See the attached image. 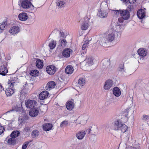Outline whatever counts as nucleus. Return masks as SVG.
Listing matches in <instances>:
<instances>
[{
  "instance_id": "f257e3e1",
  "label": "nucleus",
  "mask_w": 149,
  "mask_h": 149,
  "mask_svg": "<svg viewBox=\"0 0 149 149\" xmlns=\"http://www.w3.org/2000/svg\"><path fill=\"white\" fill-rule=\"evenodd\" d=\"M122 123L120 120H116L113 122H110L106 124L104 127V129L109 132L111 130L118 131L122 125Z\"/></svg>"
},
{
  "instance_id": "f03ea898",
  "label": "nucleus",
  "mask_w": 149,
  "mask_h": 149,
  "mask_svg": "<svg viewBox=\"0 0 149 149\" xmlns=\"http://www.w3.org/2000/svg\"><path fill=\"white\" fill-rule=\"evenodd\" d=\"M14 80L12 79L9 80L8 82V88L5 90L6 95L7 96L11 95L14 92L13 89L14 86L15 84V81L17 79V77H14Z\"/></svg>"
},
{
  "instance_id": "7ed1b4c3",
  "label": "nucleus",
  "mask_w": 149,
  "mask_h": 149,
  "mask_svg": "<svg viewBox=\"0 0 149 149\" xmlns=\"http://www.w3.org/2000/svg\"><path fill=\"white\" fill-rule=\"evenodd\" d=\"M118 35L117 33L112 29H110L106 36V39H107L109 42H111L113 40L115 37L118 36Z\"/></svg>"
},
{
  "instance_id": "20e7f679",
  "label": "nucleus",
  "mask_w": 149,
  "mask_h": 149,
  "mask_svg": "<svg viewBox=\"0 0 149 149\" xmlns=\"http://www.w3.org/2000/svg\"><path fill=\"white\" fill-rule=\"evenodd\" d=\"M30 1L29 0H22L19 5L21 7L25 9H29L30 8L31 10H33L34 6Z\"/></svg>"
},
{
  "instance_id": "39448f33",
  "label": "nucleus",
  "mask_w": 149,
  "mask_h": 149,
  "mask_svg": "<svg viewBox=\"0 0 149 149\" xmlns=\"http://www.w3.org/2000/svg\"><path fill=\"white\" fill-rule=\"evenodd\" d=\"M110 29L113 30L119 35L120 34V33L123 30V26L119 25L118 23L112 24L110 26Z\"/></svg>"
},
{
  "instance_id": "423d86ee",
  "label": "nucleus",
  "mask_w": 149,
  "mask_h": 149,
  "mask_svg": "<svg viewBox=\"0 0 149 149\" xmlns=\"http://www.w3.org/2000/svg\"><path fill=\"white\" fill-rule=\"evenodd\" d=\"M25 103L27 108H32L35 107L37 102L35 100H27L25 101Z\"/></svg>"
},
{
  "instance_id": "0eeeda50",
  "label": "nucleus",
  "mask_w": 149,
  "mask_h": 149,
  "mask_svg": "<svg viewBox=\"0 0 149 149\" xmlns=\"http://www.w3.org/2000/svg\"><path fill=\"white\" fill-rule=\"evenodd\" d=\"M120 12V16L122 17L125 20H127L129 19L130 14L127 10H122Z\"/></svg>"
},
{
  "instance_id": "6e6552de",
  "label": "nucleus",
  "mask_w": 149,
  "mask_h": 149,
  "mask_svg": "<svg viewBox=\"0 0 149 149\" xmlns=\"http://www.w3.org/2000/svg\"><path fill=\"white\" fill-rule=\"evenodd\" d=\"M56 69L54 65L47 66L46 69L47 72L50 75L54 74L56 72Z\"/></svg>"
},
{
  "instance_id": "1a4fd4ad",
  "label": "nucleus",
  "mask_w": 149,
  "mask_h": 149,
  "mask_svg": "<svg viewBox=\"0 0 149 149\" xmlns=\"http://www.w3.org/2000/svg\"><path fill=\"white\" fill-rule=\"evenodd\" d=\"M49 92L46 91L41 92L39 95V98L41 100H43L47 99L49 95Z\"/></svg>"
},
{
  "instance_id": "9d476101",
  "label": "nucleus",
  "mask_w": 149,
  "mask_h": 149,
  "mask_svg": "<svg viewBox=\"0 0 149 149\" xmlns=\"http://www.w3.org/2000/svg\"><path fill=\"white\" fill-rule=\"evenodd\" d=\"M28 119V116L26 115H24L22 116H19L18 118L19 124L23 125L24 123L26 122Z\"/></svg>"
},
{
  "instance_id": "9b49d317",
  "label": "nucleus",
  "mask_w": 149,
  "mask_h": 149,
  "mask_svg": "<svg viewBox=\"0 0 149 149\" xmlns=\"http://www.w3.org/2000/svg\"><path fill=\"white\" fill-rule=\"evenodd\" d=\"M68 1V0H57L56 1L57 6L59 8H63L65 6V3Z\"/></svg>"
},
{
  "instance_id": "f8f14e48",
  "label": "nucleus",
  "mask_w": 149,
  "mask_h": 149,
  "mask_svg": "<svg viewBox=\"0 0 149 149\" xmlns=\"http://www.w3.org/2000/svg\"><path fill=\"white\" fill-rule=\"evenodd\" d=\"M20 31V28L18 26H14L11 27L9 32L11 34L14 35L18 33Z\"/></svg>"
},
{
  "instance_id": "ddd939ff",
  "label": "nucleus",
  "mask_w": 149,
  "mask_h": 149,
  "mask_svg": "<svg viewBox=\"0 0 149 149\" xmlns=\"http://www.w3.org/2000/svg\"><path fill=\"white\" fill-rule=\"evenodd\" d=\"M89 19L86 17L85 19V21L81 24V28L82 30H86L88 29L89 26Z\"/></svg>"
},
{
  "instance_id": "4468645a",
  "label": "nucleus",
  "mask_w": 149,
  "mask_h": 149,
  "mask_svg": "<svg viewBox=\"0 0 149 149\" xmlns=\"http://www.w3.org/2000/svg\"><path fill=\"white\" fill-rule=\"evenodd\" d=\"M107 14L108 13L107 11L101 8L100 10H99L97 15L100 17L102 18H104L107 17Z\"/></svg>"
},
{
  "instance_id": "2eb2a0df",
  "label": "nucleus",
  "mask_w": 149,
  "mask_h": 149,
  "mask_svg": "<svg viewBox=\"0 0 149 149\" xmlns=\"http://www.w3.org/2000/svg\"><path fill=\"white\" fill-rule=\"evenodd\" d=\"M39 113V110L37 108H34L30 110L29 112V115L33 117L36 116Z\"/></svg>"
},
{
  "instance_id": "dca6fc26",
  "label": "nucleus",
  "mask_w": 149,
  "mask_h": 149,
  "mask_svg": "<svg viewBox=\"0 0 149 149\" xmlns=\"http://www.w3.org/2000/svg\"><path fill=\"white\" fill-rule=\"evenodd\" d=\"M97 42L99 43L102 46L105 45L106 43H108L109 42L107 39L106 37H100L97 41Z\"/></svg>"
},
{
  "instance_id": "f3484780",
  "label": "nucleus",
  "mask_w": 149,
  "mask_h": 149,
  "mask_svg": "<svg viewBox=\"0 0 149 149\" xmlns=\"http://www.w3.org/2000/svg\"><path fill=\"white\" fill-rule=\"evenodd\" d=\"M72 50L70 48L65 49L63 51L62 55L65 58H68L70 56V54Z\"/></svg>"
},
{
  "instance_id": "a211bd4d",
  "label": "nucleus",
  "mask_w": 149,
  "mask_h": 149,
  "mask_svg": "<svg viewBox=\"0 0 149 149\" xmlns=\"http://www.w3.org/2000/svg\"><path fill=\"white\" fill-rule=\"evenodd\" d=\"M56 85L55 83L52 81L49 82L47 84L45 87L47 91H49L51 89L54 88Z\"/></svg>"
},
{
  "instance_id": "6ab92c4d",
  "label": "nucleus",
  "mask_w": 149,
  "mask_h": 149,
  "mask_svg": "<svg viewBox=\"0 0 149 149\" xmlns=\"http://www.w3.org/2000/svg\"><path fill=\"white\" fill-rule=\"evenodd\" d=\"M113 83L111 80H107L104 85V88L106 90H109L112 86Z\"/></svg>"
},
{
  "instance_id": "aec40b11",
  "label": "nucleus",
  "mask_w": 149,
  "mask_h": 149,
  "mask_svg": "<svg viewBox=\"0 0 149 149\" xmlns=\"http://www.w3.org/2000/svg\"><path fill=\"white\" fill-rule=\"evenodd\" d=\"M85 131L81 130L79 131L76 134V136L78 139H83L86 134Z\"/></svg>"
},
{
  "instance_id": "412c9836",
  "label": "nucleus",
  "mask_w": 149,
  "mask_h": 149,
  "mask_svg": "<svg viewBox=\"0 0 149 149\" xmlns=\"http://www.w3.org/2000/svg\"><path fill=\"white\" fill-rule=\"evenodd\" d=\"M102 65L104 68H109L110 64V61L108 59H105L102 61Z\"/></svg>"
},
{
  "instance_id": "4be33fe9",
  "label": "nucleus",
  "mask_w": 149,
  "mask_h": 149,
  "mask_svg": "<svg viewBox=\"0 0 149 149\" xmlns=\"http://www.w3.org/2000/svg\"><path fill=\"white\" fill-rule=\"evenodd\" d=\"M137 14L138 17L139 18L142 19L145 17L146 12L144 10L141 9L137 11Z\"/></svg>"
},
{
  "instance_id": "5701e85b",
  "label": "nucleus",
  "mask_w": 149,
  "mask_h": 149,
  "mask_svg": "<svg viewBox=\"0 0 149 149\" xmlns=\"http://www.w3.org/2000/svg\"><path fill=\"white\" fill-rule=\"evenodd\" d=\"M18 17L20 20L25 21L28 19V16L26 13H22L19 14Z\"/></svg>"
},
{
  "instance_id": "b1692460",
  "label": "nucleus",
  "mask_w": 149,
  "mask_h": 149,
  "mask_svg": "<svg viewBox=\"0 0 149 149\" xmlns=\"http://www.w3.org/2000/svg\"><path fill=\"white\" fill-rule=\"evenodd\" d=\"M138 53L140 56L145 57L146 56L147 52L146 49H140L138 50Z\"/></svg>"
},
{
  "instance_id": "393cba45",
  "label": "nucleus",
  "mask_w": 149,
  "mask_h": 149,
  "mask_svg": "<svg viewBox=\"0 0 149 149\" xmlns=\"http://www.w3.org/2000/svg\"><path fill=\"white\" fill-rule=\"evenodd\" d=\"M8 72V70L5 65L0 66V74L5 75Z\"/></svg>"
},
{
  "instance_id": "a878e982",
  "label": "nucleus",
  "mask_w": 149,
  "mask_h": 149,
  "mask_svg": "<svg viewBox=\"0 0 149 149\" xmlns=\"http://www.w3.org/2000/svg\"><path fill=\"white\" fill-rule=\"evenodd\" d=\"M83 63L84 64H85V65L86 67L90 66L92 65L93 63V61L91 58H89L86 59L83 62Z\"/></svg>"
},
{
  "instance_id": "bb28decb",
  "label": "nucleus",
  "mask_w": 149,
  "mask_h": 149,
  "mask_svg": "<svg viewBox=\"0 0 149 149\" xmlns=\"http://www.w3.org/2000/svg\"><path fill=\"white\" fill-rule=\"evenodd\" d=\"M74 69L71 65H68L66 68L65 71L66 73L68 74H71L73 72Z\"/></svg>"
},
{
  "instance_id": "cd10ccee",
  "label": "nucleus",
  "mask_w": 149,
  "mask_h": 149,
  "mask_svg": "<svg viewBox=\"0 0 149 149\" xmlns=\"http://www.w3.org/2000/svg\"><path fill=\"white\" fill-rule=\"evenodd\" d=\"M74 107V104L72 101H68L66 104V107L68 110H72Z\"/></svg>"
},
{
  "instance_id": "c85d7f7f",
  "label": "nucleus",
  "mask_w": 149,
  "mask_h": 149,
  "mask_svg": "<svg viewBox=\"0 0 149 149\" xmlns=\"http://www.w3.org/2000/svg\"><path fill=\"white\" fill-rule=\"evenodd\" d=\"M113 92L114 95L116 97H118L121 94L119 88L117 87H115L113 88Z\"/></svg>"
},
{
  "instance_id": "c756f323",
  "label": "nucleus",
  "mask_w": 149,
  "mask_h": 149,
  "mask_svg": "<svg viewBox=\"0 0 149 149\" xmlns=\"http://www.w3.org/2000/svg\"><path fill=\"white\" fill-rule=\"evenodd\" d=\"M52 127V124L49 123H45L43 126V128L45 131H48L50 130Z\"/></svg>"
},
{
  "instance_id": "7c9ffc66",
  "label": "nucleus",
  "mask_w": 149,
  "mask_h": 149,
  "mask_svg": "<svg viewBox=\"0 0 149 149\" xmlns=\"http://www.w3.org/2000/svg\"><path fill=\"white\" fill-rule=\"evenodd\" d=\"M19 134V132L18 131H14L12 132L10 134L11 139H8V140H12V139L14 138L17 137Z\"/></svg>"
},
{
  "instance_id": "2f4dec72",
  "label": "nucleus",
  "mask_w": 149,
  "mask_h": 149,
  "mask_svg": "<svg viewBox=\"0 0 149 149\" xmlns=\"http://www.w3.org/2000/svg\"><path fill=\"white\" fill-rule=\"evenodd\" d=\"M118 71L123 74L126 73L125 70L124 69V63H122L120 64L118 68Z\"/></svg>"
},
{
  "instance_id": "473e14b6",
  "label": "nucleus",
  "mask_w": 149,
  "mask_h": 149,
  "mask_svg": "<svg viewBox=\"0 0 149 149\" xmlns=\"http://www.w3.org/2000/svg\"><path fill=\"white\" fill-rule=\"evenodd\" d=\"M36 65L39 68H42L43 65L42 61L39 59H38L36 61Z\"/></svg>"
},
{
  "instance_id": "72a5a7b5",
  "label": "nucleus",
  "mask_w": 149,
  "mask_h": 149,
  "mask_svg": "<svg viewBox=\"0 0 149 149\" xmlns=\"http://www.w3.org/2000/svg\"><path fill=\"white\" fill-rule=\"evenodd\" d=\"M61 46L63 47H65L67 44V42L64 38L60 39L58 41Z\"/></svg>"
},
{
  "instance_id": "f704fd0d",
  "label": "nucleus",
  "mask_w": 149,
  "mask_h": 149,
  "mask_svg": "<svg viewBox=\"0 0 149 149\" xmlns=\"http://www.w3.org/2000/svg\"><path fill=\"white\" fill-rule=\"evenodd\" d=\"M56 42L55 40H52L49 44V46L51 49H54L56 47Z\"/></svg>"
},
{
  "instance_id": "c9c22d12",
  "label": "nucleus",
  "mask_w": 149,
  "mask_h": 149,
  "mask_svg": "<svg viewBox=\"0 0 149 149\" xmlns=\"http://www.w3.org/2000/svg\"><path fill=\"white\" fill-rule=\"evenodd\" d=\"M78 84L81 86H83L85 84V80L84 78H80L78 81Z\"/></svg>"
},
{
  "instance_id": "e433bc0d",
  "label": "nucleus",
  "mask_w": 149,
  "mask_h": 149,
  "mask_svg": "<svg viewBox=\"0 0 149 149\" xmlns=\"http://www.w3.org/2000/svg\"><path fill=\"white\" fill-rule=\"evenodd\" d=\"M7 24V22L6 21L0 23V29L1 32L5 29Z\"/></svg>"
},
{
  "instance_id": "4c0bfd02",
  "label": "nucleus",
  "mask_w": 149,
  "mask_h": 149,
  "mask_svg": "<svg viewBox=\"0 0 149 149\" xmlns=\"http://www.w3.org/2000/svg\"><path fill=\"white\" fill-rule=\"evenodd\" d=\"M39 134V131L37 130H34L32 132L31 136L33 138H34L37 137Z\"/></svg>"
},
{
  "instance_id": "58836bf2",
  "label": "nucleus",
  "mask_w": 149,
  "mask_h": 149,
  "mask_svg": "<svg viewBox=\"0 0 149 149\" xmlns=\"http://www.w3.org/2000/svg\"><path fill=\"white\" fill-rule=\"evenodd\" d=\"M127 129V127L125 124H122V125L120 127V130L123 132H125L126 131Z\"/></svg>"
},
{
  "instance_id": "ea45409f",
  "label": "nucleus",
  "mask_w": 149,
  "mask_h": 149,
  "mask_svg": "<svg viewBox=\"0 0 149 149\" xmlns=\"http://www.w3.org/2000/svg\"><path fill=\"white\" fill-rule=\"evenodd\" d=\"M5 143L9 145H13L16 143V140H5Z\"/></svg>"
},
{
  "instance_id": "a19ab883",
  "label": "nucleus",
  "mask_w": 149,
  "mask_h": 149,
  "mask_svg": "<svg viewBox=\"0 0 149 149\" xmlns=\"http://www.w3.org/2000/svg\"><path fill=\"white\" fill-rule=\"evenodd\" d=\"M98 132V129L96 126H94L93 127H92L91 133L97 134Z\"/></svg>"
},
{
  "instance_id": "79ce46f5",
  "label": "nucleus",
  "mask_w": 149,
  "mask_h": 149,
  "mask_svg": "<svg viewBox=\"0 0 149 149\" xmlns=\"http://www.w3.org/2000/svg\"><path fill=\"white\" fill-rule=\"evenodd\" d=\"M136 0H121L123 3H124L125 4L127 3H128L131 4H132L134 3Z\"/></svg>"
},
{
  "instance_id": "37998d69",
  "label": "nucleus",
  "mask_w": 149,
  "mask_h": 149,
  "mask_svg": "<svg viewBox=\"0 0 149 149\" xmlns=\"http://www.w3.org/2000/svg\"><path fill=\"white\" fill-rule=\"evenodd\" d=\"M68 123L67 120H65L63 121L60 124V127H64L66 126Z\"/></svg>"
},
{
  "instance_id": "c03bdc74",
  "label": "nucleus",
  "mask_w": 149,
  "mask_h": 149,
  "mask_svg": "<svg viewBox=\"0 0 149 149\" xmlns=\"http://www.w3.org/2000/svg\"><path fill=\"white\" fill-rule=\"evenodd\" d=\"M41 110H42L43 112L46 111L48 109V107L46 104H44L42 105L40 107Z\"/></svg>"
},
{
  "instance_id": "a18cd8bd",
  "label": "nucleus",
  "mask_w": 149,
  "mask_h": 149,
  "mask_svg": "<svg viewBox=\"0 0 149 149\" xmlns=\"http://www.w3.org/2000/svg\"><path fill=\"white\" fill-rule=\"evenodd\" d=\"M38 73L39 71L37 70H33L31 71V74L33 76H38L37 74Z\"/></svg>"
},
{
  "instance_id": "49530a36",
  "label": "nucleus",
  "mask_w": 149,
  "mask_h": 149,
  "mask_svg": "<svg viewBox=\"0 0 149 149\" xmlns=\"http://www.w3.org/2000/svg\"><path fill=\"white\" fill-rule=\"evenodd\" d=\"M121 10H113V11L114 12V15L116 16H118L120 15V11Z\"/></svg>"
},
{
  "instance_id": "de8ad7c7",
  "label": "nucleus",
  "mask_w": 149,
  "mask_h": 149,
  "mask_svg": "<svg viewBox=\"0 0 149 149\" xmlns=\"http://www.w3.org/2000/svg\"><path fill=\"white\" fill-rule=\"evenodd\" d=\"M149 118V116L148 115L144 114L143 115L141 118L142 120L146 121L148 120Z\"/></svg>"
},
{
  "instance_id": "09e8293b",
  "label": "nucleus",
  "mask_w": 149,
  "mask_h": 149,
  "mask_svg": "<svg viewBox=\"0 0 149 149\" xmlns=\"http://www.w3.org/2000/svg\"><path fill=\"white\" fill-rule=\"evenodd\" d=\"M92 128V127H89V128L86 129L85 131L86 133V132L87 134H89V135H90L91 134Z\"/></svg>"
},
{
  "instance_id": "8fccbe9b",
  "label": "nucleus",
  "mask_w": 149,
  "mask_h": 149,
  "mask_svg": "<svg viewBox=\"0 0 149 149\" xmlns=\"http://www.w3.org/2000/svg\"><path fill=\"white\" fill-rule=\"evenodd\" d=\"M29 142L27 141L25 142L22 145V149H26L27 146H28Z\"/></svg>"
},
{
  "instance_id": "3c124183",
  "label": "nucleus",
  "mask_w": 149,
  "mask_h": 149,
  "mask_svg": "<svg viewBox=\"0 0 149 149\" xmlns=\"http://www.w3.org/2000/svg\"><path fill=\"white\" fill-rule=\"evenodd\" d=\"M97 134H95L91 133V134L90 136V138L91 139H96Z\"/></svg>"
},
{
  "instance_id": "603ef678",
  "label": "nucleus",
  "mask_w": 149,
  "mask_h": 149,
  "mask_svg": "<svg viewBox=\"0 0 149 149\" xmlns=\"http://www.w3.org/2000/svg\"><path fill=\"white\" fill-rule=\"evenodd\" d=\"M124 20H125V19L123 18L122 17H121L118 18V21L119 22L121 23H123Z\"/></svg>"
},
{
  "instance_id": "864d4df0",
  "label": "nucleus",
  "mask_w": 149,
  "mask_h": 149,
  "mask_svg": "<svg viewBox=\"0 0 149 149\" xmlns=\"http://www.w3.org/2000/svg\"><path fill=\"white\" fill-rule=\"evenodd\" d=\"M60 36L63 38H65L66 36L64 33L62 31H60Z\"/></svg>"
},
{
  "instance_id": "5fc2aeb1",
  "label": "nucleus",
  "mask_w": 149,
  "mask_h": 149,
  "mask_svg": "<svg viewBox=\"0 0 149 149\" xmlns=\"http://www.w3.org/2000/svg\"><path fill=\"white\" fill-rule=\"evenodd\" d=\"M4 130L3 127L0 126V135L3 132Z\"/></svg>"
},
{
  "instance_id": "6e6d98bb",
  "label": "nucleus",
  "mask_w": 149,
  "mask_h": 149,
  "mask_svg": "<svg viewBox=\"0 0 149 149\" xmlns=\"http://www.w3.org/2000/svg\"><path fill=\"white\" fill-rule=\"evenodd\" d=\"M30 129L31 128L29 127H26L24 128V131L26 132H28L30 130Z\"/></svg>"
},
{
  "instance_id": "4d7b16f0",
  "label": "nucleus",
  "mask_w": 149,
  "mask_h": 149,
  "mask_svg": "<svg viewBox=\"0 0 149 149\" xmlns=\"http://www.w3.org/2000/svg\"><path fill=\"white\" fill-rule=\"evenodd\" d=\"M87 45H86V44H84L82 47V49L83 50H85Z\"/></svg>"
},
{
  "instance_id": "13d9d810",
  "label": "nucleus",
  "mask_w": 149,
  "mask_h": 149,
  "mask_svg": "<svg viewBox=\"0 0 149 149\" xmlns=\"http://www.w3.org/2000/svg\"><path fill=\"white\" fill-rule=\"evenodd\" d=\"M4 90L3 86L0 84V92Z\"/></svg>"
},
{
  "instance_id": "bf43d9fd",
  "label": "nucleus",
  "mask_w": 149,
  "mask_h": 149,
  "mask_svg": "<svg viewBox=\"0 0 149 149\" xmlns=\"http://www.w3.org/2000/svg\"><path fill=\"white\" fill-rule=\"evenodd\" d=\"M84 44H86V45H87L88 44H89V41L88 40H86Z\"/></svg>"
},
{
  "instance_id": "052dcab7",
  "label": "nucleus",
  "mask_w": 149,
  "mask_h": 149,
  "mask_svg": "<svg viewBox=\"0 0 149 149\" xmlns=\"http://www.w3.org/2000/svg\"><path fill=\"white\" fill-rule=\"evenodd\" d=\"M41 144H42L41 143H39V145H40V146H39V149H41V148L42 147V146Z\"/></svg>"
},
{
  "instance_id": "680f3d73",
  "label": "nucleus",
  "mask_w": 149,
  "mask_h": 149,
  "mask_svg": "<svg viewBox=\"0 0 149 149\" xmlns=\"http://www.w3.org/2000/svg\"><path fill=\"white\" fill-rule=\"evenodd\" d=\"M13 111V110H10V111H7L6 113V114H7V113H10V112H11V111Z\"/></svg>"
},
{
  "instance_id": "e2e57ef3",
  "label": "nucleus",
  "mask_w": 149,
  "mask_h": 149,
  "mask_svg": "<svg viewBox=\"0 0 149 149\" xmlns=\"http://www.w3.org/2000/svg\"><path fill=\"white\" fill-rule=\"evenodd\" d=\"M84 54V52H83V51H82V52H81V54H82H82Z\"/></svg>"
},
{
  "instance_id": "0e129e2a",
  "label": "nucleus",
  "mask_w": 149,
  "mask_h": 149,
  "mask_svg": "<svg viewBox=\"0 0 149 149\" xmlns=\"http://www.w3.org/2000/svg\"><path fill=\"white\" fill-rule=\"evenodd\" d=\"M135 149H139V148H135Z\"/></svg>"
},
{
  "instance_id": "69168bd1",
  "label": "nucleus",
  "mask_w": 149,
  "mask_h": 149,
  "mask_svg": "<svg viewBox=\"0 0 149 149\" xmlns=\"http://www.w3.org/2000/svg\"><path fill=\"white\" fill-rule=\"evenodd\" d=\"M31 0H29V1H31Z\"/></svg>"
}]
</instances>
